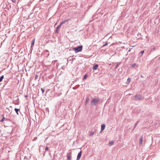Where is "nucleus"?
I'll return each mask as SVG.
<instances>
[{
    "label": "nucleus",
    "instance_id": "9",
    "mask_svg": "<svg viewBox=\"0 0 160 160\" xmlns=\"http://www.w3.org/2000/svg\"><path fill=\"white\" fill-rule=\"evenodd\" d=\"M35 38H34L33 40L32 41V43H31V47H32L34 45V42H35Z\"/></svg>",
    "mask_w": 160,
    "mask_h": 160
},
{
    "label": "nucleus",
    "instance_id": "6",
    "mask_svg": "<svg viewBox=\"0 0 160 160\" xmlns=\"http://www.w3.org/2000/svg\"><path fill=\"white\" fill-rule=\"evenodd\" d=\"M143 137L142 136H141L139 138V144L142 145V142Z\"/></svg>",
    "mask_w": 160,
    "mask_h": 160
},
{
    "label": "nucleus",
    "instance_id": "20",
    "mask_svg": "<svg viewBox=\"0 0 160 160\" xmlns=\"http://www.w3.org/2000/svg\"><path fill=\"white\" fill-rule=\"evenodd\" d=\"M41 90L42 92V93H44V89H42V88H41Z\"/></svg>",
    "mask_w": 160,
    "mask_h": 160
},
{
    "label": "nucleus",
    "instance_id": "5",
    "mask_svg": "<svg viewBox=\"0 0 160 160\" xmlns=\"http://www.w3.org/2000/svg\"><path fill=\"white\" fill-rule=\"evenodd\" d=\"M82 153V152L81 151L78 153L77 157V160H79L80 159Z\"/></svg>",
    "mask_w": 160,
    "mask_h": 160
},
{
    "label": "nucleus",
    "instance_id": "19",
    "mask_svg": "<svg viewBox=\"0 0 160 160\" xmlns=\"http://www.w3.org/2000/svg\"><path fill=\"white\" fill-rule=\"evenodd\" d=\"M5 118L3 117V118L2 119L1 121H0L1 122H3Z\"/></svg>",
    "mask_w": 160,
    "mask_h": 160
},
{
    "label": "nucleus",
    "instance_id": "29",
    "mask_svg": "<svg viewBox=\"0 0 160 160\" xmlns=\"http://www.w3.org/2000/svg\"><path fill=\"white\" fill-rule=\"evenodd\" d=\"M159 59H160V57L159 58Z\"/></svg>",
    "mask_w": 160,
    "mask_h": 160
},
{
    "label": "nucleus",
    "instance_id": "21",
    "mask_svg": "<svg viewBox=\"0 0 160 160\" xmlns=\"http://www.w3.org/2000/svg\"><path fill=\"white\" fill-rule=\"evenodd\" d=\"M87 77V75H84V79H86Z\"/></svg>",
    "mask_w": 160,
    "mask_h": 160
},
{
    "label": "nucleus",
    "instance_id": "23",
    "mask_svg": "<svg viewBox=\"0 0 160 160\" xmlns=\"http://www.w3.org/2000/svg\"><path fill=\"white\" fill-rule=\"evenodd\" d=\"M64 23H65L64 22H61L60 24H61V25H62Z\"/></svg>",
    "mask_w": 160,
    "mask_h": 160
},
{
    "label": "nucleus",
    "instance_id": "15",
    "mask_svg": "<svg viewBox=\"0 0 160 160\" xmlns=\"http://www.w3.org/2000/svg\"><path fill=\"white\" fill-rule=\"evenodd\" d=\"M89 101V99L88 98L86 99V101H85V103L86 104H87Z\"/></svg>",
    "mask_w": 160,
    "mask_h": 160
},
{
    "label": "nucleus",
    "instance_id": "16",
    "mask_svg": "<svg viewBox=\"0 0 160 160\" xmlns=\"http://www.w3.org/2000/svg\"><path fill=\"white\" fill-rule=\"evenodd\" d=\"M15 111V112H16L17 113V114L18 115H19V113H18L19 112L20 113H21L20 112V111Z\"/></svg>",
    "mask_w": 160,
    "mask_h": 160
},
{
    "label": "nucleus",
    "instance_id": "22",
    "mask_svg": "<svg viewBox=\"0 0 160 160\" xmlns=\"http://www.w3.org/2000/svg\"><path fill=\"white\" fill-rule=\"evenodd\" d=\"M144 52V51H142L140 52V53H141V55H142V54Z\"/></svg>",
    "mask_w": 160,
    "mask_h": 160
},
{
    "label": "nucleus",
    "instance_id": "25",
    "mask_svg": "<svg viewBox=\"0 0 160 160\" xmlns=\"http://www.w3.org/2000/svg\"><path fill=\"white\" fill-rule=\"evenodd\" d=\"M107 44H108V43H106V44H104V45H103V47H104V46H106V45H107Z\"/></svg>",
    "mask_w": 160,
    "mask_h": 160
},
{
    "label": "nucleus",
    "instance_id": "28",
    "mask_svg": "<svg viewBox=\"0 0 160 160\" xmlns=\"http://www.w3.org/2000/svg\"><path fill=\"white\" fill-rule=\"evenodd\" d=\"M155 49V48H153V50H154Z\"/></svg>",
    "mask_w": 160,
    "mask_h": 160
},
{
    "label": "nucleus",
    "instance_id": "12",
    "mask_svg": "<svg viewBox=\"0 0 160 160\" xmlns=\"http://www.w3.org/2000/svg\"><path fill=\"white\" fill-rule=\"evenodd\" d=\"M3 78H4V76L3 75L1 76L0 77V82L2 81V80Z\"/></svg>",
    "mask_w": 160,
    "mask_h": 160
},
{
    "label": "nucleus",
    "instance_id": "11",
    "mask_svg": "<svg viewBox=\"0 0 160 160\" xmlns=\"http://www.w3.org/2000/svg\"><path fill=\"white\" fill-rule=\"evenodd\" d=\"M131 78H128L127 79V83H129L131 81Z\"/></svg>",
    "mask_w": 160,
    "mask_h": 160
},
{
    "label": "nucleus",
    "instance_id": "4",
    "mask_svg": "<svg viewBox=\"0 0 160 160\" xmlns=\"http://www.w3.org/2000/svg\"><path fill=\"white\" fill-rule=\"evenodd\" d=\"M71 154H72L71 152H70L67 154L68 160H71Z\"/></svg>",
    "mask_w": 160,
    "mask_h": 160
},
{
    "label": "nucleus",
    "instance_id": "26",
    "mask_svg": "<svg viewBox=\"0 0 160 160\" xmlns=\"http://www.w3.org/2000/svg\"><path fill=\"white\" fill-rule=\"evenodd\" d=\"M68 20H66L64 21L63 22H64V23H65L66 22H68Z\"/></svg>",
    "mask_w": 160,
    "mask_h": 160
},
{
    "label": "nucleus",
    "instance_id": "1",
    "mask_svg": "<svg viewBox=\"0 0 160 160\" xmlns=\"http://www.w3.org/2000/svg\"><path fill=\"white\" fill-rule=\"evenodd\" d=\"M99 99L98 98L93 99L91 102V105L93 106L96 105L99 101Z\"/></svg>",
    "mask_w": 160,
    "mask_h": 160
},
{
    "label": "nucleus",
    "instance_id": "27",
    "mask_svg": "<svg viewBox=\"0 0 160 160\" xmlns=\"http://www.w3.org/2000/svg\"><path fill=\"white\" fill-rule=\"evenodd\" d=\"M14 110H19V109H17V108H15Z\"/></svg>",
    "mask_w": 160,
    "mask_h": 160
},
{
    "label": "nucleus",
    "instance_id": "24",
    "mask_svg": "<svg viewBox=\"0 0 160 160\" xmlns=\"http://www.w3.org/2000/svg\"><path fill=\"white\" fill-rule=\"evenodd\" d=\"M48 150V148L47 147H46L45 148V151H46Z\"/></svg>",
    "mask_w": 160,
    "mask_h": 160
},
{
    "label": "nucleus",
    "instance_id": "17",
    "mask_svg": "<svg viewBox=\"0 0 160 160\" xmlns=\"http://www.w3.org/2000/svg\"><path fill=\"white\" fill-rule=\"evenodd\" d=\"M61 25L60 24L57 28V30H58V28H60L61 27Z\"/></svg>",
    "mask_w": 160,
    "mask_h": 160
},
{
    "label": "nucleus",
    "instance_id": "7",
    "mask_svg": "<svg viewBox=\"0 0 160 160\" xmlns=\"http://www.w3.org/2000/svg\"><path fill=\"white\" fill-rule=\"evenodd\" d=\"M105 125L104 124H103L102 125L101 127V131L103 130L105 128Z\"/></svg>",
    "mask_w": 160,
    "mask_h": 160
},
{
    "label": "nucleus",
    "instance_id": "14",
    "mask_svg": "<svg viewBox=\"0 0 160 160\" xmlns=\"http://www.w3.org/2000/svg\"><path fill=\"white\" fill-rule=\"evenodd\" d=\"M94 132L93 131H92L91 132V133L90 134V136H92V135H94Z\"/></svg>",
    "mask_w": 160,
    "mask_h": 160
},
{
    "label": "nucleus",
    "instance_id": "10",
    "mask_svg": "<svg viewBox=\"0 0 160 160\" xmlns=\"http://www.w3.org/2000/svg\"><path fill=\"white\" fill-rule=\"evenodd\" d=\"M139 121H138L136 122V123L135 124V126H134V127L133 129V130H134V129L136 128V126L138 125V124L139 123Z\"/></svg>",
    "mask_w": 160,
    "mask_h": 160
},
{
    "label": "nucleus",
    "instance_id": "8",
    "mask_svg": "<svg viewBox=\"0 0 160 160\" xmlns=\"http://www.w3.org/2000/svg\"><path fill=\"white\" fill-rule=\"evenodd\" d=\"M98 67V64H96L93 66V67L92 68V69L93 70H96L97 69Z\"/></svg>",
    "mask_w": 160,
    "mask_h": 160
},
{
    "label": "nucleus",
    "instance_id": "18",
    "mask_svg": "<svg viewBox=\"0 0 160 160\" xmlns=\"http://www.w3.org/2000/svg\"><path fill=\"white\" fill-rule=\"evenodd\" d=\"M136 66V64L135 63H134L132 65V67H134Z\"/></svg>",
    "mask_w": 160,
    "mask_h": 160
},
{
    "label": "nucleus",
    "instance_id": "3",
    "mask_svg": "<svg viewBox=\"0 0 160 160\" xmlns=\"http://www.w3.org/2000/svg\"><path fill=\"white\" fill-rule=\"evenodd\" d=\"M141 98L142 96L140 95H137L135 96L134 100H139L141 99Z\"/></svg>",
    "mask_w": 160,
    "mask_h": 160
},
{
    "label": "nucleus",
    "instance_id": "2",
    "mask_svg": "<svg viewBox=\"0 0 160 160\" xmlns=\"http://www.w3.org/2000/svg\"><path fill=\"white\" fill-rule=\"evenodd\" d=\"M82 46L81 45L77 48H74L73 49L74 50L76 53L81 52L82 51Z\"/></svg>",
    "mask_w": 160,
    "mask_h": 160
},
{
    "label": "nucleus",
    "instance_id": "13",
    "mask_svg": "<svg viewBox=\"0 0 160 160\" xmlns=\"http://www.w3.org/2000/svg\"><path fill=\"white\" fill-rule=\"evenodd\" d=\"M113 143H114V142L113 141H112L110 142H109V144L111 146L113 144Z\"/></svg>",
    "mask_w": 160,
    "mask_h": 160
}]
</instances>
